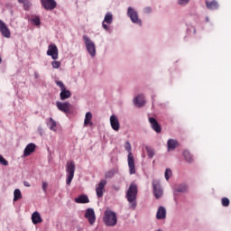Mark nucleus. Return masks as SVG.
I'll return each mask as SVG.
<instances>
[{
    "mask_svg": "<svg viewBox=\"0 0 231 231\" xmlns=\"http://www.w3.org/2000/svg\"><path fill=\"white\" fill-rule=\"evenodd\" d=\"M138 195V186L136 184L132 183L129 186V189L126 192V199L129 203H131L134 208H136V196Z\"/></svg>",
    "mask_w": 231,
    "mask_h": 231,
    "instance_id": "1",
    "label": "nucleus"
},
{
    "mask_svg": "<svg viewBox=\"0 0 231 231\" xmlns=\"http://www.w3.org/2000/svg\"><path fill=\"white\" fill-rule=\"evenodd\" d=\"M125 151H127V162L129 167L130 174H136V166L134 165V156L133 155V148L131 147V143L129 142L125 143Z\"/></svg>",
    "mask_w": 231,
    "mask_h": 231,
    "instance_id": "2",
    "label": "nucleus"
},
{
    "mask_svg": "<svg viewBox=\"0 0 231 231\" xmlns=\"http://www.w3.org/2000/svg\"><path fill=\"white\" fill-rule=\"evenodd\" d=\"M104 223L107 226H116V223H118V219L116 218V213L110 209H106L105 211V216H104Z\"/></svg>",
    "mask_w": 231,
    "mask_h": 231,
    "instance_id": "3",
    "label": "nucleus"
},
{
    "mask_svg": "<svg viewBox=\"0 0 231 231\" xmlns=\"http://www.w3.org/2000/svg\"><path fill=\"white\" fill-rule=\"evenodd\" d=\"M75 162L69 161L66 165V172H67V185L70 186L71 181H73V178H75Z\"/></svg>",
    "mask_w": 231,
    "mask_h": 231,
    "instance_id": "4",
    "label": "nucleus"
},
{
    "mask_svg": "<svg viewBox=\"0 0 231 231\" xmlns=\"http://www.w3.org/2000/svg\"><path fill=\"white\" fill-rule=\"evenodd\" d=\"M55 84L60 88V100H68V98H71V91L66 89V86L62 81L56 80Z\"/></svg>",
    "mask_w": 231,
    "mask_h": 231,
    "instance_id": "5",
    "label": "nucleus"
},
{
    "mask_svg": "<svg viewBox=\"0 0 231 231\" xmlns=\"http://www.w3.org/2000/svg\"><path fill=\"white\" fill-rule=\"evenodd\" d=\"M83 41L89 55L95 57V55H97V47L95 46V42H93L88 35H83Z\"/></svg>",
    "mask_w": 231,
    "mask_h": 231,
    "instance_id": "6",
    "label": "nucleus"
},
{
    "mask_svg": "<svg viewBox=\"0 0 231 231\" xmlns=\"http://www.w3.org/2000/svg\"><path fill=\"white\" fill-rule=\"evenodd\" d=\"M127 14L132 23H134L135 24H139V26H142V20H140V18L138 17V13L134 9L129 7Z\"/></svg>",
    "mask_w": 231,
    "mask_h": 231,
    "instance_id": "7",
    "label": "nucleus"
},
{
    "mask_svg": "<svg viewBox=\"0 0 231 231\" xmlns=\"http://www.w3.org/2000/svg\"><path fill=\"white\" fill-rule=\"evenodd\" d=\"M56 106L59 111H61V113H65V115H69V112L71 111V105L69 104V102L62 103L58 101L56 103Z\"/></svg>",
    "mask_w": 231,
    "mask_h": 231,
    "instance_id": "8",
    "label": "nucleus"
},
{
    "mask_svg": "<svg viewBox=\"0 0 231 231\" xmlns=\"http://www.w3.org/2000/svg\"><path fill=\"white\" fill-rule=\"evenodd\" d=\"M106 185H107V180H101L96 187V194L97 198H103L104 191L106 190Z\"/></svg>",
    "mask_w": 231,
    "mask_h": 231,
    "instance_id": "9",
    "label": "nucleus"
},
{
    "mask_svg": "<svg viewBox=\"0 0 231 231\" xmlns=\"http://www.w3.org/2000/svg\"><path fill=\"white\" fill-rule=\"evenodd\" d=\"M47 55H49V57H51L53 60H57V59H59V49L57 48V45L55 44L49 45Z\"/></svg>",
    "mask_w": 231,
    "mask_h": 231,
    "instance_id": "10",
    "label": "nucleus"
},
{
    "mask_svg": "<svg viewBox=\"0 0 231 231\" xmlns=\"http://www.w3.org/2000/svg\"><path fill=\"white\" fill-rule=\"evenodd\" d=\"M42 6L45 10H55L57 8V2L55 0H40Z\"/></svg>",
    "mask_w": 231,
    "mask_h": 231,
    "instance_id": "11",
    "label": "nucleus"
},
{
    "mask_svg": "<svg viewBox=\"0 0 231 231\" xmlns=\"http://www.w3.org/2000/svg\"><path fill=\"white\" fill-rule=\"evenodd\" d=\"M0 32L4 37H5V39H10V37L12 35L10 29L8 28L6 23H5V22H3V20H0Z\"/></svg>",
    "mask_w": 231,
    "mask_h": 231,
    "instance_id": "12",
    "label": "nucleus"
},
{
    "mask_svg": "<svg viewBox=\"0 0 231 231\" xmlns=\"http://www.w3.org/2000/svg\"><path fill=\"white\" fill-rule=\"evenodd\" d=\"M85 217L88 220L89 225H95L97 217L95 216V209L88 208L85 213Z\"/></svg>",
    "mask_w": 231,
    "mask_h": 231,
    "instance_id": "13",
    "label": "nucleus"
},
{
    "mask_svg": "<svg viewBox=\"0 0 231 231\" xmlns=\"http://www.w3.org/2000/svg\"><path fill=\"white\" fill-rule=\"evenodd\" d=\"M110 125L114 131H120V121L116 116H110Z\"/></svg>",
    "mask_w": 231,
    "mask_h": 231,
    "instance_id": "14",
    "label": "nucleus"
},
{
    "mask_svg": "<svg viewBox=\"0 0 231 231\" xmlns=\"http://www.w3.org/2000/svg\"><path fill=\"white\" fill-rule=\"evenodd\" d=\"M149 122L151 124L152 129L155 131V133H162V126L154 117H150Z\"/></svg>",
    "mask_w": 231,
    "mask_h": 231,
    "instance_id": "15",
    "label": "nucleus"
},
{
    "mask_svg": "<svg viewBox=\"0 0 231 231\" xmlns=\"http://www.w3.org/2000/svg\"><path fill=\"white\" fill-rule=\"evenodd\" d=\"M111 23H113V14L111 13H106L102 23L104 30H106V31L109 30V26H107V24H111Z\"/></svg>",
    "mask_w": 231,
    "mask_h": 231,
    "instance_id": "16",
    "label": "nucleus"
},
{
    "mask_svg": "<svg viewBox=\"0 0 231 231\" xmlns=\"http://www.w3.org/2000/svg\"><path fill=\"white\" fill-rule=\"evenodd\" d=\"M36 145L33 143L27 144L23 151V156H30V154L35 152Z\"/></svg>",
    "mask_w": 231,
    "mask_h": 231,
    "instance_id": "17",
    "label": "nucleus"
},
{
    "mask_svg": "<svg viewBox=\"0 0 231 231\" xmlns=\"http://www.w3.org/2000/svg\"><path fill=\"white\" fill-rule=\"evenodd\" d=\"M166 217H167V210L162 206H160L157 210L156 218L165 219Z\"/></svg>",
    "mask_w": 231,
    "mask_h": 231,
    "instance_id": "18",
    "label": "nucleus"
},
{
    "mask_svg": "<svg viewBox=\"0 0 231 231\" xmlns=\"http://www.w3.org/2000/svg\"><path fill=\"white\" fill-rule=\"evenodd\" d=\"M134 104L137 107H143V106H145V97L143 96H137L134 99Z\"/></svg>",
    "mask_w": 231,
    "mask_h": 231,
    "instance_id": "19",
    "label": "nucleus"
},
{
    "mask_svg": "<svg viewBox=\"0 0 231 231\" xmlns=\"http://www.w3.org/2000/svg\"><path fill=\"white\" fill-rule=\"evenodd\" d=\"M206 6L208 10H217V8H219V3H217V1L216 0H213L211 2L206 0Z\"/></svg>",
    "mask_w": 231,
    "mask_h": 231,
    "instance_id": "20",
    "label": "nucleus"
},
{
    "mask_svg": "<svg viewBox=\"0 0 231 231\" xmlns=\"http://www.w3.org/2000/svg\"><path fill=\"white\" fill-rule=\"evenodd\" d=\"M32 221L33 225H39L42 222V217H41V214L37 211L33 212L32 215Z\"/></svg>",
    "mask_w": 231,
    "mask_h": 231,
    "instance_id": "21",
    "label": "nucleus"
},
{
    "mask_svg": "<svg viewBox=\"0 0 231 231\" xmlns=\"http://www.w3.org/2000/svg\"><path fill=\"white\" fill-rule=\"evenodd\" d=\"M75 203L86 204L89 203V198L88 195H79L74 199Z\"/></svg>",
    "mask_w": 231,
    "mask_h": 231,
    "instance_id": "22",
    "label": "nucleus"
},
{
    "mask_svg": "<svg viewBox=\"0 0 231 231\" xmlns=\"http://www.w3.org/2000/svg\"><path fill=\"white\" fill-rule=\"evenodd\" d=\"M91 120H93V115L91 114V112H87L84 120L85 127H88V125H93Z\"/></svg>",
    "mask_w": 231,
    "mask_h": 231,
    "instance_id": "23",
    "label": "nucleus"
},
{
    "mask_svg": "<svg viewBox=\"0 0 231 231\" xmlns=\"http://www.w3.org/2000/svg\"><path fill=\"white\" fill-rule=\"evenodd\" d=\"M47 125L51 131H57V122L53 118L47 119Z\"/></svg>",
    "mask_w": 231,
    "mask_h": 231,
    "instance_id": "24",
    "label": "nucleus"
},
{
    "mask_svg": "<svg viewBox=\"0 0 231 231\" xmlns=\"http://www.w3.org/2000/svg\"><path fill=\"white\" fill-rule=\"evenodd\" d=\"M153 194L157 199H160V198L163 196V189H162L160 187H157L156 184H153Z\"/></svg>",
    "mask_w": 231,
    "mask_h": 231,
    "instance_id": "25",
    "label": "nucleus"
},
{
    "mask_svg": "<svg viewBox=\"0 0 231 231\" xmlns=\"http://www.w3.org/2000/svg\"><path fill=\"white\" fill-rule=\"evenodd\" d=\"M168 151H174L178 147V141L174 139L168 140Z\"/></svg>",
    "mask_w": 231,
    "mask_h": 231,
    "instance_id": "26",
    "label": "nucleus"
},
{
    "mask_svg": "<svg viewBox=\"0 0 231 231\" xmlns=\"http://www.w3.org/2000/svg\"><path fill=\"white\" fill-rule=\"evenodd\" d=\"M183 156L188 163H192V162H194V157L192 156V154H190V152L185 150L183 152Z\"/></svg>",
    "mask_w": 231,
    "mask_h": 231,
    "instance_id": "27",
    "label": "nucleus"
},
{
    "mask_svg": "<svg viewBox=\"0 0 231 231\" xmlns=\"http://www.w3.org/2000/svg\"><path fill=\"white\" fill-rule=\"evenodd\" d=\"M23 199V194L21 193V189H16L14 191V201H19V199Z\"/></svg>",
    "mask_w": 231,
    "mask_h": 231,
    "instance_id": "28",
    "label": "nucleus"
},
{
    "mask_svg": "<svg viewBox=\"0 0 231 231\" xmlns=\"http://www.w3.org/2000/svg\"><path fill=\"white\" fill-rule=\"evenodd\" d=\"M174 190L175 192H187L189 186H187V184H180Z\"/></svg>",
    "mask_w": 231,
    "mask_h": 231,
    "instance_id": "29",
    "label": "nucleus"
},
{
    "mask_svg": "<svg viewBox=\"0 0 231 231\" xmlns=\"http://www.w3.org/2000/svg\"><path fill=\"white\" fill-rule=\"evenodd\" d=\"M145 151L150 158L154 157V149L151 148V146H145Z\"/></svg>",
    "mask_w": 231,
    "mask_h": 231,
    "instance_id": "30",
    "label": "nucleus"
},
{
    "mask_svg": "<svg viewBox=\"0 0 231 231\" xmlns=\"http://www.w3.org/2000/svg\"><path fill=\"white\" fill-rule=\"evenodd\" d=\"M31 22H32L35 26H41V18H39V16H34L32 19H31Z\"/></svg>",
    "mask_w": 231,
    "mask_h": 231,
    "instance_id": "31",
    "label": "nucleus"
},
{
    "mask_svg": "<svg viewBox=\"0 0 231 231\" xmlns=\"http://www.w3.org/2000/svg\"><path fill=\"white\" fill-rule=\"evenodd\" d=\"M164 176H165V180L169 181V179L171 178V176H172V171L171 169H166Z\"/></svg>",
    "mask_w": 231,
    "mask_h": 231,
    "instance_id": "32",
    "label": "nucleus"
},
{
    "mask_svg": "<svg viewBox=\"0 0 231 231\" xmlns=\"http://www.w3.org/2000/svg\"><path fill=\"white\" fill-rule=\"evenodd\" d=\"M221 203L224 207H228L230 205V199H228L226 197H224L221 200Z\"/></svg>",
    "mask_w": 231,
    "mask_h": 231,
    "instance_id": "33",
    "label": "nucleus"
},
{
    "mask_svg": "<svg viewBox=\"0 0 231 231\" xmlns=\"http://www.w3.org/2000/svg\"><path fill=\"white\" fill-rule=\"evenodd\" d=\"M113 176H115V170H110L105 174V178L106 179L113 178Z\"/></svg>",
    "mask_w": 231,
    "mask_h": 231,
    "instance_id": "34",
    "label": "nucleus"
},
{
    "mask_svg": "<svg viewBox=\"0 0 231 231\" xmlns=\"http://www.w3.org/2000/svg\"><path fill=\"white\" fill-rule=\"evenodd\" d=\"M0 164L4 165L5 167L8 166V161L3 157V155L0 154Z\"/></svg>",
    "mask_w": 231,
    "mask_h": 231,
    "instance_id": "35",
    "label": "nucleus"
},
{
    "mask_svg": "<svg viewBox=\"0 0 231 231\" xmlns=\"http://www.w3.org/2000/svg\"><path fill=\"white\" fill-rule=\"evenodd\" d=\"M18 3L23 5L24 10H28V5H30V2H28V0H18Z\"/></svg>",
    "mask_w": 231,
    "mask_h": 231,
    "instance_id": "36",
    "label": "nucleus"
},
{
    "mask_svg": "<svg viewBox=\"0 0 231 231\" xmlns=\"http://www.w3.org/2000/svg\"><path fill=\"white\" fill-rule=\"evenodd\" d=\"M51 66L54 69H59V68H60V62L54 60L51 62Z\"/></svg>",
    "mask_w": 231,
    "mask_h": 231,
    "instance_id": "37",
    "label": "nucleus"
},
{
    "mask_svg": "<svg viewBox=\"0 0 231 231\" xmlns=\"http://www.w3.org/2000/svg\"><path fill=\"white\" fill-rule=\"evenodd\" d=\"M42 189L43 192H47V190H48V182L42 181Z\"/></svg>",
    "mask_w": 231,
    "mask_h": 231,
    "instance_id": "38",
    "label": "nucleus"
},
{
    "mask_svg": "<svg viewBox=\"0 0 231 231\" xmlns=\"http://www.w3.org/2000/svg\"><path fill=\"white\" fill-rule=\"evenodd\" d=\"M190 0H178V5H181L182 6H185V5H189V2Z\"/></svg>",
    "mask_w": 231,
    "mask_h": 231,
    "instance_id": "39",
    "label": "nucleus"
},
{
    "mask_svg": "<svg viewBox=\"0 0 231 231\" xmlns=\"http://www.w3.org/2000/svg\"><path fill=\"white\" fill-rule=\"evenodd\" d=\"M151 12H152V9H151V7H144L143 9L144 14H151Z\"/></svg>",
    "mask_w": 231,
    "mask_h": 231,
    "instance_id": "40",
    "label": "nucleus"
},
{
    "mask_svg": "<svg viewBox=\"0 0 231 231\" xmlns=\"http://www.w3.org/2000/svg\"><path fill=\"white\" fill-rule=\"evenodd\" d=\"M23 185L24 187H32V185L28 181H23Z\"/></svg>",
    "mask_w": 231,
    "mask_h": 231,
    "instance_id": "41",
    "label": "nucleus"
},
{
    "mask_svg": "<svg viewBox=\"0 0 231 231\" xmlns=\"http://www.w3.org/2000/svg\"><path fill=\"white\" fill-rule=\"evenodd\" d=\"M1 62H3V59H2L1 56H0V64H1Z\"/></svg>",
    "mask_w": 231,
    "mask_h": 231,
    "instance_id": "42",
    "label": "nucleus"
},
{
    "mask_svg": "<svg viewBox=\"0 0 231 231\" xmlns=\"http://www.w3.org/2000/svg\"><path fill=\"white\" fill-rule=\"evenodd\" d=\"M158 231H162V230L159 229Z\"/></svg>",
    "mask_w": 231,
    "mask_h": 231,
    "instance_id": "43",
    "label": "nucleus"
}]
</instances>
